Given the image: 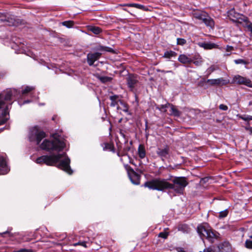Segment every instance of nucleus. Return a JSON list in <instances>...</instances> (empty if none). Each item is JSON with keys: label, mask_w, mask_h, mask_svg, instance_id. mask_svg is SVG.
Listing matches in <instances>:
<instances>
[{"label": "nucleus", "mask_w": 252, "mask_h": 252, "mask_svg": "<svg viewBox=\"0 0 252 252\" xmlns=\"http://www.w3.org/2000/svg\"><path fill=\"white\" fill-rule=\"evenodd\" d=\"M170 184L165 180L156 179L145 183L144 187L150 189L162 191L165 189H172L176 193L181 194L188 183L185 177L175 178Z\"/></svg>", "instance_id": "obj_1"}, {"label": "nucleus", "mask_w": 252, "mask_h": 252, "mask_svg": "<svg viewBox=\"0 0 252 252\" xmlns=\"http://www.w3.org/2000/svg\"><path fill=\"white\" fill-rule=\"evenodd\" d=\"M37 164H45L48 166L57 165L58 168L63 170L69 174L72 173L70 166V159L65 153L44 155L38 158L35 161Z\"/></svg>", "instance_id": "obj_2"}, {"label": "nucleus", "mask_w": 252, "mask_h": 252, "mask_svg": "<svg viewBox=\"0 0 252 252\" xmlns=\"http://www.w3.org/2000/svg\"><path fill=\"white\" fill-rule=\"evenodd\" d=\"M20 92L15 89H7L0 94V125H3L8 120V109L12 104L13 98L20 95Z\"/></svg>", "instance_id": "obj_3"}, {"label": "nucleus", "mask_w": 252, "mask_h": 252, "mask_svg": "<svg viewBox=\"0 0 252 252\" xmlns=\"http://www.w3.org/2000/svg\"><path fill=\"white\" fill-rule=\"evenodd\" d=\"M65 146L64 143L57 137V135H53L52 140L45 139L40 146L41 149L47 151H57L58 152L63 150Z\"/></svg>", "instance_id": "obj_4"}, {"label": "nucleus", "mask_w": 252, "mask_h": 252, "mask_svg": "<svg viewBox=\"0 0 252 252\" xmlns=\"http://www.w3.org/2000/svg\"><path fill=\"white\" fill-rule=\"evenodd\" d=\"M45 137V133L38 129L37 126L32 127L29 132V137L30 141L36 142L38 145L41 140Z\"/></svg>", "instance_id": "obj_5"}, {"label": "nucleus", "mask_w": 252, "mask_h": 252, "mask_svg": "<svg viewBox=\"0 0 252 252\" xmlns=\"http://www.w3.org/2000/svg\"><path fill=\"white\" fill-rule=\"evenodd\" d=\"M197 232L202 240L206 238L211 242H213L217 237V234L212 230L206 228L203 225H199L197 227Z\"/></svg>", "instance_id": "obj_6"}, {"label": "nucleus", "mask_w": 252, "mask_h": 252, "mask_svg": "<svg viewBox=\"0 0 252 252\" xmlns=\"http://www.w3.org/2000/svg\"><path fill=\"white\" fill-rule=\"evenodd\" d=\"M193 18L200 20L207 26L213 27L214 26L213 20L205 12L196 11L193 14Z\"/></svg>", "instance_id": "obj_7"}, {"label": "nucleus", "mask_w": 252, "mask_h": 252, "mask_svg": "<svg viewBox=\"0 0 252 252\" xmlns=\"http://www.w3.org/2000/svg\"><path fill=\"white\" fill-rule=\"evenodd\" d=\"M231 83L238 85H244L250 88L252 86V81L250 79L240 75H234L233 77Z\"/></svg>", "instance_id": "obj_8"}, {"label": "nucleus", "mask_w": 252, "mask_h": 252, "mask_svg": "<svg viewBox=\"0 0 252 252\" xmlns=\"http://www.w3.org/2000/svg\"><path fill=\"white\" fill-rule=\"evenodd\" d=\"M127 174L131 182L135 185L140 184V175L136 173L133 169L130 168L127 170Z\"/></svg>", "instance_id": "obj_9"}, {"label": "nucleus", "mask_w": 252, "mask_h": 252, "mask_svg": "<svg viewBox=\"0 0 252 252\" xmlns=\"http://www.w3.org/2000/svg\"><path fill=\"white\" fill-rule=\"evenodd\" d=\"M207 83L212 86H222L228 84L229 81L228 80L224 79L222 78H220L218 79H208Z\"/></svg>", "instance_id": "obj_10"}, {"label": "nucleus", "mask_w": 252, "mask_h": 252, "mask_svg": "<svg viewBox=\"0 0 252 252\" xmlns=\"http://www.w3.org/2000/svg\"><path fill=\"white\" fill-rule=\"evenodd\" d=\"M9 169L7 165L5 159L0 156V174H5L8 172Z\"/></svg>", "instance_id": "obj_11"}, {"label": "nucleus", "mask_w": 252, "mask_h": 252, "mask_svg": "<svg viewBox=\"0 0 252 252\" xmlns=\"http://www.w3.org/2000/svg\"><path fill=\"white\" fill-rule=\"evenodd\" d=\"M101 54L98 52L94 53H89L87 55L88 63L90 65H93L95 61L98 59Z\"/></svg>", "instance_id": "obj_12"}, {"label": "nucleus", "mask_w": 252, "mask_h": 252, "mask_svg": "<svg viewBox=\"0 0 252 252\" xmlns=\"http://www.w3.org/2000/svg\"><path fill=\"white\" fill-rule=\"evenodd\" d=\"M127 84L131 91H132L138 81L136 77L133 75H129L126 78Z\"/></svg>", "instance_id": "obj_13"}, {"label": "nucleus", "mask_w": 252, "mask_h": 252, "mask_svg": "<svg viewBox=\"0 0 252 252\" xmlns=\"http://www.w3.org/2000/svg\"><path fill=\"white\" fill-rule=\"evenodd\" d=\"M178 60L183 64L190 63L193 61L192 59L189 57V55L188 56L185 54L179 55Z\"/></svg>", "instance_id": "obj_14"}, {"label": "nucleus", "mask_w": 252, "mask_h": 252, "mask_svg": "<svg viewBox=\"0 0 252 252\" xmlns=\"http://www.w3.org/2000/svg\"><path fill=\"white\" fill-rule=\"evenodd\" d=\"M169 152V148L167 146L164 149L158 148L157 151V154L161 158H166Z\"/></svg>", "instance_id": "obj_15"}, {"label": "nucleus", "mask_w": 252, "mask_h": 252, "mask_svg": "<svg viewBox=\"0 0 252 252\" xmlns=\"http://www.w3.org/2000/svg\"><path fill=\"white\" fill-rule=\"evenodd\" d=\"M168 105L170 107V115L175 117H180L181 115V112L179 111L175 106L172 104H168Z\"/></svg>", "instance_id": "obj_16"}, {"label": "nucleus", "mask_w": 252, "mask_h": 252, "mask_svg": "<svg viewBox=\"0 0 252 252\" xmlns=\"http://www.w3.org/2000/svg\"><path fill=\"white\" fill-rule=\"evenodd\" d=\"M198 45L200 47H202L205 49H212L216 48L217 46L215 43L206 42L199 43Z\"/></svg>", "instance_id": "obj_17"}, {"label": "nucleus", "mask_w": 252, "mask_h": 252, "mask_svg": "<svg viewBox=\"0 0 252 252\" xmlns=\"http://www.w3.org/2000/svg\"><path fill=\"white\" fill-rule=\"evenodd\" d=\"M177 55V53L173 51H166L164 52L163 57L167 59H170L172 57H174Z\"/></svg>", "instance_id": "obj_18"}, {"label": "nucleus", "mask_w": 252, "mask_h": 252, "mask_svg": "<svg viewBox=\"0 0 252 252\" xmlns=\"http://www.w3.org/2000/svg\"><path fill=\"white\" fill-rule=\"evenodd\" d=\"M88 30L95 34H98L102 32L100 28L95 26H90L88 28Z\"/></svg>", "instance_id": "obj_19"}, {"label": "nucleus", "mask_w": 252, "mask_h": 252, "mask_svg": "<svg viewBox=\"0 0 252 252\" xmlns=\"http://www.w3.org/2000/svg\"><path fill=\"white\" fill-rule=\"evenodd\" d=\"M138 153L139 157L141 158H145L146 155L145 150L144 147L141 145H140L138 147Z\"/></svg>", "instance_id": "obj_20"}, {"label": "nucleus", "mask_w": 252, "mask_h": 252, "mask_svg": "<svg viewBox=\"0 0 252 252\" xmlns=\"http://www.w3.org/2000/svg\"><path fill=\"white\" fill-rule=\"evenodd\" d=\"M192 60L193 61L192 63H193L196 66L201 65L203 62L202 58L199 56L197 57H194Z\"/></svg>", "instance_id": "obj_21"}, {"label": "nucleus", "mask_w": 252, "mask_h": 252, "mask_svg": "<svg viewBox=\"0 0 252 252\" xmlns=\"http://www.w3.org/2000/svg\"><path fill=\"white\" fill-rule=\"evenodd\" d=\"M97 78L101 81L102 83H106L108 82H110L112 80V78L107 76H101L100 75H97Z\"/></svg>", "instance_id": "obj_22"}, {"label": "nucleus", "mask_w": 252, "mask_h": 252, "mask_svg": "<svg viewBox=\"0 0 252 252\" xmlns=\"http://www.w3.org/2000/svg\"><path fill=\"white\" fill-rule=\"evenodd\" d=\"M218 69V67L215 65H212L206 70L207 73V77L210 75L213 72Z\"/></svg>", "instance_id": "obj_23"}, {"label": "nucleus", "mask_w": 252, "mask_h": 252, "mask_svg": "<svg viewBox=\"0 0 252 252\" xmlns=\"http://www.w3.org/2000/svg\"><path fill=\"white\" fill-rule=\"evenodd\" d=\"M34 89V87L32 86H26L25 88L22 90V94H26L32 91Z\"/></svg>", "instance_id": "obj_24"}, {"label": "nucleus", "mask_w": 252, "mask_h": 252, "mask_svg": "<svg viewBox=\"0 0 252 252\" xmlns=\"http://www.w3.org/2000/svg\"><path fill=\"white\" fill-rule=\"evenodd\" d=\"M96 50L98 51H105L108 52H112L113 51V49L112 48L103 46H98L96 48Z\"/></svg>", "instance_id": "obj_25"}, {"label": "nucleus", "mask_w": 252, "mask_h": 252, "mask_svg": "<svg viewBox=\"0 0 252 252\" xmlns=\"http://www.w3.org/2000/svg\"><path fill=\"white\" fill-rule=\"evenodd\" d=\"M126 5L127 6H129V7H135V8L140 9H142L144 7V6L142 5L139 4L137 3H128V4H127Z\"/></svg>", "instance_id": "obj_26"}, {"label": "nucleus", "mask_w": 252, "mask_h": 252, "mask_svg": "<svg viewBox=\"0 0 252 252\" xmlns=\"http://www.w3.org/2000/svg\"><path fill=\"white\" fill-rule=\"evenodd\" d=\"M62 25L68 28H70L73 27V22L72 21H64L62 23Z\"/></svg>", "instance_id": "obj_27"}, {"label": "nucleus", "mask_w": 252, "mask_h": 252, "mask_svg": "<svg viewBox=\"0 0 252 252\" xmlns=\"http://www.w3.org/2000/svg\"><path fill=\"white\" fill-rule=\"evenodd\" d=\"M234 63H236V64H247L248 63L243 60V59H237V60H235L234 61Z\"/></svg>", "instance_id": "obj_28"}, {"label": "nucleus", "mask_w": 252, "mask_h": 252, "mask_svg": "<svg viewBox=\"0 0 252 252\" xmlns=\"http://www.w3.org/2000/svg\"><path fill=\"white\" fill-rule=\"evenodd\" d=\"M177 43L178 45H184L186 43V40L184 38H178L177 39Z\"/></svg>", "instance_id": "obj_29"}, {"label": "nucleus", "mask_w": 252, "mask_h": 252, "mask_svg": "<svg viewBox=\"0 0 252 252\" xmlns=\"http://www.w3.org/2000/svg\"><path fill=\"white\" fill-rule=\"evenodd\" d=\"M228 214V211L227 210L221 211L219 213V218H222L225 217Z\"/></svg>", "instance_id": "obj_30"}, {"label": "nucleus", "mask_w": 252, "mask_h": 252, "mask_svg": "<svg viewBox=\"0 0 252 252\" xmlns=\"http://www.w3.org/2000/svg\"><path fill=\"white\" fill-rule=\"evenodd\" d=\"M245 246L248 249H252V240H247L245 242Z\"/></svg>", "instance_id": "obj_31"}, {"label": "nucleus", "mask_w": 252, "mask_h": 252, "mask_svg": "<svg viewBox=\"0 0 252 252\" xmlns=\"http://www.w3.org/2000/svg\"><path fill=\"white\" fill-rule=\"evenodd\" d=\"M168 104H169V103H167L165 105H161L160 106H157L156 108L158 109L160 111H162L163 109H164L166 108L168 106H169Z\"/></svg>", "instance_id": "obj_32"}, {"label": "nucleus", "mask_w": 252, "mask_h": 252, "mask_svg": "<svg viewBox=\"0 0 252 252\" xmlns=\"http://www.w3.org/2000/svg\"><path fill=\"white\" fill-rule=\"evenodd\" d=\"M74 246H77V245H80V246H82L85 248H87V246L86 245V242H85V241H83V242H79L78 243H75L73 244Z\"/></svg>", "instance_id": "obj_33"}, {"label": "nucleus", "mask_w": 252, "mask_h": 252, "mask_svg": "<svg viewBox=\"0 0 252 252\" xmlns=\"http://www.w3.org/2000/svg\"><path fill=\"white\" fill-rule=\"evenodd\" d=\"M168 235V233L167 232H160L158 234V236L159 237H161V238H163L164 239L166 238L167 237Z\"/></svg>", "instance_id": "obj_34"}, {"label": "nucleus", "mask_w": 252, "mask_h": 252, "mask_svg": "<svg viewBox=\"0 0 252 252\" xmlns=\"http://www.w3.org/2000/svg\"><path fill=\"white\" fill-rule=\"evenodd\" d=\"M8 22L6 19V17L5 15L0 13V22Z\"/></svg>", "instance_id": "obj_35"}, {"label": "nucleus", "mask_w": 252, "mask_h": 252, "mask_svg": "<svg viewBox=\"0 0 252 252\" xmlns=\"http://www.w3.org/2000/svg\"><path fill=\"white\" fill-rule=\"evenodd\" d=\"M13 252H33L31 249H22L18 251H15Z\"/></svg>", "instance_id": "obj_36"}, {"label": "nucleus", "mask_w": 252, "mask_h": 252, "mask_svg": "<svg viewBox=\"0 0 252 252\" xmlns=\"http://www.w3.org/2000/svg\"><path fill=\"white\" fill-rule=\"evenodd\" d=\"M219 108L220 110H222L223 111H226L228 109V107H227V106L222 104L220 105Z\"/></svg>", "instance_id": "obj_37"}, {"label": "nucleus", "mask_w": 252, "mask_h": 252, "mask_svg": "<svg viewBox=\"0 0 252 252\" xmlns=\"http://www.w3.org/2000/svg\"><path fill=\"white\" fill-rule=\"evenodd\" d=\"M233 50V47L231 46L227 45L226 48V51L227 52H231Z\"/></svg>", "instance_id": "obj_38"}, {"label": "nucleus", "mask_w": 252, "mask_h": 252, "mask_svg": "<svg viewBox=\"0 0 252 252\" xmlns=\"http://www.w3.org/2000/svg\"><path fill=\"white\" fill-rule=\"evenodd\" d=\"M118 105V102L117 100L111 101V103L110 104L111 106L115 107Z\"/></svg>", "instance_id": "obj_39"}, {"label": "nucleus", "mask_w": 252, "mask_h": 252, "mask_svg": "<svg viewBox=\"0 0 252 252\" xmlns=\"http://www.w3.org/2000/svg\"><path fill=\"white\" fill-rule=\"evenodd\" d=\"M118 96L117 95H112L110 97V99L111 101L116 100L118 98Z\"/></svg>", "instance_id": "obj_40"}, {"label": "nucleus", "mask_w": 252, "mask_h": 252, "mask_svg": "<svg viewBox=\"0 0 252 252\" xmlns=\"http://www.w3.org/2000/svg\"><path fill=\"white\" fill-rule=\"evenodd\" d=\"M242 119L245 121L252 120V116H247Z\"/></svg>", "instance_id": "obj_41"}, {"label": "nucleus", "mask_w": 252, "mask_h": 252, "mask_svg": "<svg viewBox=\"0 0 252 252\" xmlns=\"http://www.w3.org/2000/svg\"><path fill=\"white\" fill-rule=\"evenodd\" d=\"M120 103L124 105V109H123V111H125V112H127L128 111V108L126 106V105L123 103L122 101H120Z\"/></svg>", "instance_id": "obj_42"}, {"label": "nucleus", "mask_w": 252, "mask_h": 252, "mask_svg": "<svg viewBox=\"0 0 252 252\" xmlns=\"http://www.w3.org/2000/svg\"><path fill=\"white\" fill-rule=\"evenodd\" d=\"M247 28L248 30L252 32V24H250L247 25Z\"/></svg>", "instance_id": "obj_43"}, {"label": "nucleus", "mask_w": 252, "mask_h": 252, "mask_svg": "<svg viewBox=\"0 0 252 252\" xmlns=\"http://www.w3.org/2000/svg\"><path fill=\"white\" fill-rule=\"evenodd\" d=\"M208 179H209L208 178H202L201 180V182H205L207 181L208 180Z\"/></svg>", "instance_id": "obj_44"}, {"label": "nucleus", "mask_w": 252, "mask_h": 252, "mask_svg": "<svg viewBox=\"0 0 252 252\" xmlns=\"http://www.w3.org/2000/svg\"><path fill=\"white\" fill-rule=\"evenodd\" d=\"M157 71H158V72H161L163 73H166V71L163 70L158 69V70H157Z\"/></svg>", "instance_id": "obj_45"}, {"label": "nucleus", "mask_w": 252, "mask_h": 252, "mask_svg": "<svg viewBox=\"0 0 252 252\" xmlns=\"http://www.w3.org/2000/svg\"><path fill=\"white\" fill-rule=\"evenodd\" d=\"M166 73H173V71H171V70L166 71Z\"/></svg>", "instance_id": "obj_46"}, {"label": "nucleus", "mask_w": 252, "mask_h": 252, "mask_svg": "<svg viewBox=\"0 0 252 252\" xmlns=\"http://www.w3.org/2000/svg\"><path fill=\"white\" fill-rule=\"evenodd\" d=\"M30 102V100H26V101H25L24 102H23V104H25V103H29Z\"/></svg>", "instance_id": "obj_47"}, {"label": "nucleus", "mask_w": 252, "mask_h": 252, "mask_svg": "<svg viewBox=\"0 0 252 252\" xmlns=\"http://www.w3.org/2000/svg\"><path fill=\"white\" fill-rule=\"evenodd\" d=\"M249 106H252V101H250L249 102Z\"/></svg>", "instance_id": "obj_48"}, {"label": "nucleus", "mask_w": 252, "mask_h": 252, "mask_svg": "<svg viewBox=\"0 0 252 252\" xmlns=\"http://www.w3.org/2000/svg\"><path fill=\"white\" fill-rule=\"evenodd\" d=\"M224 245H225L226 246H229V244L227 242H225Z\"/></svg>", "instance_id": "obj_49"}, {"label": "nucleus", "mask_w": 252, "mask_h": 252, "mask_svg": "<svg viewBox=\"0 0 252 252\" xmlns=\"http://www.w3.org/2000/svg\"><path fill=\"white\" fill-rule=\"evenodd\" d=\"M7 233H8V231L4 232L1 233V235H3V234H6Z\"/></svg>", "instance_id": "obj_50"}, {"label": "nucleus", "mask_w": 252, "mask_h": 252, "mask_svg": "<svg viewBox=\"0 0 252 252\" xmlns=\"http://www.w3.org/2000/svg\"><path fill=\"white\" fill-rule=\"evenodd\" d=\"M119 109H120V107H119V106H118V107H117V110H119Z\"/></svg>", "instance_id": "obj_51"}, {"label": "nucleus", "mask_w": 252, "mask_h": 252, "mask_svg": "<svg viewBox=\"0 0 252 252\" xmlns=\"http://www.w3.org/2000/svg\"><path fill=\"white\" fill-rule=\"evenodd\" d=\"M2 130H3V129H2V128H0V131H2Z\"/></svg>", "instance_id": "obj_52"}, {"label": "nucleus", "mask_w": 252, "mask_h": 252, "mask_svg": "<svg viewBox=\"0 0 252 252\" xmlns=\"http://www.w3.org/2000/svg\"><path fill=\"white\" fill-rule=\"evenodd\" d=\"M250 131H251V132H252V128H250Z\"/></svg>", "instance_id": "obj_53"}, {"label": "nucleus", "mask_w": 252, "mask_h": 252, "mask_svg": "<svg viewBox=\"0 0 252 252\" xmlns=\"http://www.w3.org/2000/svg\"><path fill=\"white\" fill-rule=\"evenodd\" d=\"M250 238L252 239V235L250 236Z\"/></svg>", "instance_id": "obj_54"}, {"label": "nucleus", "mask_w": 252, "mask_h": 252, "mask_svg": "<svg viewBox=\"0 0 252 252\" xmlns=\"http://www.w3.org/2000/svg\"><path fill=\"white\" fill-rule=\"evenodd\" d=\"M251 86H252V82ZM251 88H252V86H251Z\"/></svg>", "instance_id": "obj_55"}]
</instances>
